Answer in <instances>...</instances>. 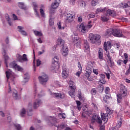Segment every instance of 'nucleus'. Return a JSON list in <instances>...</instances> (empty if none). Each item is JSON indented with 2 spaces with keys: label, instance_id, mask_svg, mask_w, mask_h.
Here are the masks:
<instances>
[{
  "label": "nucleus",
  "instance_id": "nucleus-1",
  "mask_svg": "<svg viewBox=\"0 0 130 130\" xmlns=\"http://www.w3.org/2000/svg\"><path fill=\"white\" fill-rule=\"evenodd\" d=\"M127 95V88L123 85H120V93L117 94V101L118 103H121L122 98Z\"/></svg>",
  "mask_w": 130,
  "mask_h": 130
},
{
  "label": "nucleus",
  "instance_id": "nucleus-2",
  "mask_svg": "<svg viewBox=\"0 0 130 130\" xmlns=\"http://www.w3.org/2000/svg\"><path fill=\"white\" fill-rule=\"evenodd\" d=\"M106 110H107V113H101V119L104 120L105 124L108 122V120L111 118V115L113 114V110H111L109 107L106 106Z\"/></svg>",
  "mask_w": 130,
  "mask_h": 130
},
{
  "label": "nucleus",
  "instance_id": "nucleus-3",
  "mask_svg": "<svg viewBox=\"0 0 130 130\" xmlns=\"http://www.w3.org/2000/svg\"><path fill=\"white\" fill-rule=\"evenodd\" d=\"M76 18V12L74 11H69L66 15V18H65V23H72L75 20Z\"/></svg>",
  "mask_w": 130,
  "mask_h": 130
},
{
  "label": "nucleus",
  "instance_id": "nucleus-4",
  "mask_svg": "<svg viewBox=\"0 0 130 130\" xmlns=\"http://www.w3.org/2000/svg\"><path fill=\"white\" fill-rule=\"evenodd\" d=\"M100 35H94L93 34H89V40L92 43V44H100L101 41H100Z\"/></svg>",
  "mask_w": 130,
  "mask_h": 130
},
{
  "label": "nucleus",
  "instance_id": "nucleus-5",
  "mask_svg": "<svg viewBox=\"0 0 130 130\" xmlns=\"http://www.w3.org/2000/svg\"><path fill=\"white\" fill-rule=\"evenodd\" d=\"M69 88H70V90L68 92V94L71 98H74L75 96V92H76V87L75 85V82L72 80H69Z\"/></svg>",
  "mask_w": 130,
  "mask_h": 130
},
{
  "label": "nucleus",
  "instance_id": "nucleus-6",
  "mask_svg": "<svg viewBox=\"0 0 130 130\" xmlns=\"http://www.w3.org/2000/svg\"><path fill=\"white\" fill-rule=\"evenodd\" d=\"M64 40L61 39H58V40H57V44L62 47V49L63 51L62 55L64 56H66L68 54V49H67V47H64Z\"/></svg>",
  "mask_w": 130,
  "mask_h": 130
},
{
  "label": "nucleus",
  "instance_id": "nucleus-7",
  "mask_svg": "<svg viewBox=\"0 0 130 130\" xmlns=\"http://www.w3.org/2000/svg\"><path fill=\"white\" fill-rule=\"evenodd\" d=\"M110 88L109 87H106L105 89V92L106 94H108L109 95H104L103 96V101L104 103L109 104L110 103V99H111V94H110Z\"/></svg>",
  "mask_w": 130,
  "mask_h": 130
},
{
  "label": "nucleus",
  "instance_id": "nucleus-8",
  "mask_svg": "<svg viewBox=\"0 0 130 130\" xmlns=\"http://www.w3.org/2000/svg\"><path fill=\"white\" fill-rule=\"evenodd\" d=\"M91 73H92V66L88 64L86 68V73L85 74V76L89 81H93V78L90 77Z\"/></svg>",
  "mask_w": 130,
  "mask_h": 130
},
{
  "label": "nucleus",
  "instance_id": "nucleus-9",
  "mask_svg": "<svg viewBox=\"0 0 130 130\" xmlns=\"http://www.w3.org/2000/svg\"><path fill=\"white\" fill-rule=\"evenodd\" d=\"M60 3H61V0H55L54 1L52 4L51 8L50 9V14H54L55 13V10L58 8Z\"/></svg>",
  "mask_w": 130,
  "mask_h": 130
},
{
  "label": "nucleus",
  "instance_id": "nucleus-10",
  "mask_svg": "<svg viewBox=\"0 0 130 130\" xmlns=\"http://www.w3.org/2000/svg\"><path fill=\"white\" fill-rule=\"evenodd\" d=\"M38 80L41 85H46L47 82L49 81V77L48 75L44 74V75L38 77Z\"/></svg>",
  "mask_w": 130,
  "mask_h": 130
},
{
  "label": "nucleus",
  "instance_id": "nucleus-11",
  "mask_svg": "<svg viewBox=\"0 0 130 130\" xmlns=\"http://www.w3.org/2000/svg\"><path fill=\"white\" fill-rule=\"evenodd\" d=\"M8 93H12V97L14 100H17L19 95L18 94V92L15 89L11 90L10 87V84H8Z\"/></svg>",
  "mask_w": 130,
  "mask_h": 130
},
{
  "label": "nucleus",
  "instance_id": "nucleus-12",
  "mask_svg": "<svg viewBox=\"0 0 130 130\" xmlns=\"http://www.w3.org/2000/svg\"><path fill=\"white\" fill-rule=\"evenodd\" d=\"M53 60V63L52 67H51L52 70H54L55 69H56V68H57L59 66V58H58V57H54Z\"/></svg>",
  "mask_w": 130,
  "mask_h": 130
},
{
  "label": "nucleus",
  "instance_id": "nucleus-13",
  "mask_svg": "<svg viewBox=\"0 0 130 130\" xmlns=\"http://www.w3.org/2000/svg\"><path fill=\"white\" fill-rule=\"evenodd\" d=\"M113 36L117 38L123 37V34H122V29H114V34H113Z\"/></svg>",
  "mask_w": 130,
  "mask_h": 130
},
{
  "label": "nucleus",
  "instance_id": "nucleus-14",
  "mask_svg": "<svg viewBox=\"0 0 130 130\" xmlns=\"http://www.w3.org/2000/svg\"><path fill=\"white\" fill-rule=\"evenodd\" d=\"M78 28H79V30L83 33H86L88 31V29H90L85 26L84 23H82L78 26Z\"/></svg>",
  "mask_w": 130,
  "mask_h": 130
},
{
  "label": "nucleus",
  "instance_id": "nucleus-15",
  "mask_svg": "<svg viewBox=\"0 0 130 130\" xmlns=\"http://www.w3.org/2000/svg\"><path fill=\"white\" fill-rule=\"evenodd\" d=\"M111 48L112 44L110 41H108V42H105L104 44V50H105V51H107L108 50L111 49Z\"/></svg>",
  "mask_w": 130,
  "mask_h": 130
},
{
  "label": "nucleus",
  "instance_id": "nucleus-16",
  "mask_svg": "<svg viewBox=\"0 0 130 130\" xmlns=\"http://www.w3.org/2000/svg\"><path fill=\"white\" fill-rule=\"evenodd\" d=\"M127 62H128L127 59H124V60L119 59L117 60V64L119 66H122L123 67H125L126 66V64H127Z\"/></svg>",
  "mask_w": 130,
  "mask_h": 130
},
{
  "label": "nucleus",
  "instance_id": "nucleus-17",
  "mask_svg": "<svg viewBox=\"0 0 130 130\" xmlns=\"http://www.w3.org/2000/svg\"><path fill=\"white\" fill-rule=\"evenodd\" d=\"M114 29L112 28L107 29V30H106V32H105V36L109 37L113 35V34H114Z\"/></svg>",
  "mask_w": 130,
  "mask_h": 130
},
{
  "label": "nucleus",
  "instance_id": "nucleus-18",
  "mask_svg": "<svg viewBox=\"0 0 130 130\" xmlns=\"http://www.w3.org/2000/svg\"><path fill=\"white\" fill-rule=\"evenodd\" d=\"M69 72H68V70L66 69V68H64V67L62 68V78L63 79H66L67 77H68V74Z\"/></svg>",
  "mask_w": 130,
  "mask_h": 130
},
{
  "label": "nucleus",
  "instance_id": "nucleus-19",
  "mask_svg": "<svg viewBox=\"0 0 130 130\" xmlns=\"http://www.w3.org/2000/svg\"><path fill=\"white\" fill-rule=\"evenodd\" d=\"M84 48L85 49V52L88 53L90 51L89 43H88V41L87 40H84Z\"/></svg>",
  "mask_w": 130,
  "mask_h": 130
},
{
  "label": "nucleus",
  "instance_id": "nucleus-20",
  "mask_svg": "<svg viewBox=\"0 0 130 130\" xmlns=\"http://www.w3.org/2000/svg\"><path fill=\"white\" fill-rule=\"evenodd\" d=\"M105 15H108L114 17H116V12L114 10L109 9L107 10V14H105Z\"/></svg>",
  "mask_w": 130,
  "mask_h": 130
},
{
  "label": "nucleus",
  "instance_id": "nucleus-21",
  "mask_svg": "<svg viewBox=\"0 0 130 130\" xmlns=\"http://www.w3.org/2000/svg\"><path fill=\"white\" fill-rule=\"evenodd\" d=\"M53 96L63 99L65 98V94L64 93H53Z\"/></svg>",
  "mask_w": 130,
  "mask_h": 130
},
{
  "label": "nucleus",
  "instance_id": "nucleus-22",
  "mask_svg": "<svg viewBox=\"0 0 130 130\" xmlns=\"http://www.w3.org/2000/svg\"><path fill=\"white\" fill-rule=\"evenodd\" d=\"M11 67H12V68L16 69V70L18 71H23V69L22 68V67L18 66V64H16L15 63H11Z\"/></svg>",
  "mask_w": 130,
  "mask_h": 130
},
{
  "label": "nucleus",
  "instance_id": "nucleus-23",
  "mask_svg": "<svg viewBox=\"0 0 130 130\" xmlns=\"http://www.w3.org/2000/svg\"><path fill=\"white\" fill-rule=\"evenodd\" d=\"M41 104V102L40 100H35L34 103H33V108H34V109H37V108L39 107Z\"/></svg>",
  "mask_w": 130,
  "mask_h": 130
},
{
  "label": "nucleus",
  "instance_id": "nucleus-24",
  "mask_svg": "<svg viewBox=\"0 0 130 130\" xmlns=\"http://www.w3.org/2000/svg\"><path fill=\"white\" fill-rule=\"evenodd\" d=\"M109 16H110V15H109L108 14H104L102 15V17H101V20H102L103 22H107L110 19Z\"/></svg>",
  "mask_w": 130,
  "mask_h": 130
},
{
  "label": "nucleus",
  "instance_id": "nucleus-25",
  "mask_svg": "<svg viewBox=\"0 0 130 130\" xmlns=\"http://www.w3.org/2000/svg\"><path fill=\"white\" fill-rule=\"evenodd\" d=\"M104 58V51L102 48H99L98 50V58L99 59H102Z\"/></svg>",
  "mask_w": 130,
  "mask_h": 130
},
{
  "label": "nucleus",
  "instance_id": "nucleus-26",
  "mask_svg": "<svg viewBox=\"0 0 130 130\" xmlns=\"http://www.w3.org/2000/svg\"><path fill=\"white\" fill-rule=\"evenodd\" d=\"M2 55H3V56L4 57V59L5 60V64H6V68H8V67H7V63L6 62V61L8 60V56L6 55V51H5V49H4V48H3Z\"/></svg>",
  "mask_w": 130,
  "mask_h": 130
},
{
  "label": "nucleus",
  "instance_id": "nucleus-27",
  "mask_svg": "<svg viewBox=\"0 0 130 130\" xmlns=\"http://www.w3.org/2000/svg\"><path fill=\"white\" fill-rule=\"evenodd\" d=\"M18 6L21 9H23L24 10H27V8L26 7V6H25V4L23 2L18 3Z\"/></svg>",
  "mask_w": 130,
  "mask_h": 130
},
{
  "label": "nucleus",
  "instance_id": "nucleus-28",
  "mask_svg": "<svg viewBox=\"0 0 130 130\" xmlns=\"http://www.w3.org/2000/svg\"><path fill=\"white\" fill-rule=\"evenodd\" d=\"M18 29H19V32H20L21 34L24 36H27V33L26 32V31L25 30H22L23 29H24L23 27L19 26H18Z\"/></svg>",
  "mask_w": 130,
  "mask_h": 130
},
{
  "label": "nucleus",
  "instance_id": "nucleus-29",
  "mask_svg": "<svg viewBox=\"0 0 130 130\" xmlns=\"http://www.w3.org/2000/svg\"><path fill=\"white\" fill-rule=\"evenodd\" d=\"M57 122V119L55 117H51V118L50 119V123L52 124V125H54L55 123Z\"/></svg>",
  "mask_w": 130,
  "mask_h": 130
},
{
  "label": "nucleus",
  "instance_id": "nucleus-30",
  "mask_svg": "<svg viewBox=\"0 0 130 130\" xmlns=\"http://www.w3.org/2000/svg\"><path fill=\"white\" fill-rule=\"evenodd\" d=\"M19 62H22L23 61H28V59L27 58V55L26 54H23V57L19 59Z\"/></svg>",
  "mask_w": 130,
  "mask_h": 130
},
{
  "label": "nucleus",
  "instance_id": "nucleus-31",
  "mask_svg": "<svg viewBox=\"0 0 130 130\" xmlns=\"http://www.w3.org/2000/svg\"><path fill=\"white\" fill-rule=\"evenodd\" d=\"M121 7H123V8H126L130 7V2H127L126 3H121Z\"/></svg>",
  "mask_w": 130,
  "mask_h": 130
},
{
  "label": "nucleus",
  "instance_id": "nucleus-32",
  "mask_svg": "<svg viewBox=\"0 0 130 130\" xmlns=\"http://www.w3.org/2000/svg\"><path fill=\"white\" fill-rule=\"evenodd\" d=\"M100 118V117L98 116L97 115H93L92 116V118L91 119V123L93 124L95 123V120L97 119V118Z\"/></svg>",
  "mask_w": 130,
  "mask_h": 130
},
{
  "label": "nucleus",
  "instance_id": "nucleus-33",
  "mask_svg": "<svg viewBox=\"0 0 130 130\" xmlns=\"http://www.w3.org/2000/svg\"><path fill=\"white\" fill-rule=\"evenodd\" d=\"M28 108H29L28 110V116H31L32 115V114L31 113V112L32 111V103H29V105L28 106Z\"/></svg>",
  "mask_w": 130,
  "mask_h": 130
},
{
  "label": "nucleus",
  "instance_id": "nucleus-34",
  "mask_svg": "<svg viewBox=\"0 0 130 130\" xmlns=\"http://www.w3.org/2000/svg\"><path fill=\"white\" fill-rule=\"evenodd\" d=\"M104 85H99L97 87V89L98 90V91H99V93H102V92H104Z\"/></svg>",
  "mask_w": 130,
  "mask_h": 130
},
{
  "label": "nucleus",
  "instance_id": "nucleus-35",
  "mask_svg": "<svg viewBox=\"0 0 130 130\" xmlns=\"http://www.w3.org/2000/svg\"><path fill=\"white\" fill-rule=\"evenodd\" d=\"M75 41H77V43H76V46H79L81 45V39L79 38L78 37L75 38Z\"/></svg>",
  "mask_w": 130,
  "mask_h": 130
},
{
  "label": "nucleus",
  "instance_id": "nucleus-36",
  "mask_svg": "<svg viewBox=\"0 0 130 130\" xmlns=\"http://www.w3.org/2000/svg\"><path fill=\"white\" fill-rule=\"evenodd\" d=\"M78 68H79V72H77V73H76V76L80 77V75L82 73V67L80 64V66H79Z\"/></svg>",
  "mask_w": 130,
  "mask_h": 130
},
{
  "label": "nucleus",
  "instance_id": "nucleus-37",
  "mask_svg": "<svg viewBox=\"0 0 130 130\" xmlns=\"http://www.w3.org/2000/svg\"><path fill=\"white\" fill-rule=\"evenodd\" d=\"M76 103H77V107L78 108V110L79 111H81V107L80 106L82 105V103L80 102V101H76Z\"/></svg>",
  "mask_w": 130,
  "mask_h": 130
},
{
  "label": "nucleus",
  "instance_id": "nucleus-38",
  "mask_svg": "<svg viewBox=\"0 0 130 130\" xmlns=\"http://www.w3.org/2000/svg\"><path fill=\"white\" fill-rule=\"evenodd\" d=\"M34 35L37 37H41L42 36V33L41 31H38L37 30H34Z\"/></svg>",
  "mask_w": 130,
  "mask_h": 130
},
{
  "label": "nucleus",
  "instance_id": "nucleus-39",
  "mask_svg": "<svg viewBox=\"0 0 130 130\" xmlns=\"http://www.w3.org/2000/svg\"><path fill=\"white\" fill-rule=\"evenodd\" d=\"M102 121H104L101 118H97V119H95V122H97L99 125L102 124Z\"/></svg>",
  "mask_w": 130,
  "mask_h": 130
},
{
  "label": "nucleus",
  "instance_id": "nucleus-40",
  "mask_svg": "<svg viewBox=\"0 0 130 130\" xmlns=\"http://www.w3.org/2000/svg\"><path fill=\"white\" fill-rule=\"evenodd\" d=\"M25 114H26V110H25V109H22V111H21V113H20L21 117H24V116H25Z\"/></svg>",
  "mask_w": 130,
  "mask_h": 130
},
{
  "label": "nucleus",
  "instance_id": "nucleus-41",
  "mask_svg": "<svg viewBox=\"0 0 130 130\" xmlns=\"http://www.w3.org/2000/svg\"><path fill=\"white\" fill-rule=\"evenodd\" d=\"M39 12L40 13V16H41V17H44V11H43V9H39Z\"/></svg>",
  "mask_w": 130,
  "mask_h": 130
},
{
  "label": "nucleus",
  "instance_id": "nucleus-42",
  "mask_svg": "<svg viewBox=\"0 0 130 130\" xmlns=\"http://www.w3.org/2000/svg\"><path fill=\"white\" fill-rule=\"evenodd\" d=\"M96 89L95 88H93L91 89V94H92V95H94L96 94Z\"/></svg>",
  "mask_w": 130,
  "mask_h": 130
},
{
  "label": "nucleus",
  "instance_id": "nucleus-43",
  "mask_svg": "<svg viewBox=\"0 0 130 130\" xmlns=\"http://www.w3.org/2000/svg\"><path fill=\"white\" fill-rule=\"evenodd\" d=\"M121 124L122 122H121V121H118V122H117V125H116V126H115L114 127L120 128L121 127Z\"/></svg>",
  "mask_w": 130,
  "mask_h": 130
},
{
  "label": "nucleus",
  "instance_id": "nucleus-44",
  "mask_svg": "<svg viewBox=\"0 0 130 130\" xmlns=\"http://www.w3.org/2000/svg\"><path fill=\"white\" fill-rule=\"evenodd\" d=\"M58 117H59V118H60V117H61L62 118L64 119L65 114L64 113H59V114H58Z\"/></svg>",
  "mask_w": 130,
  "mask_h": 130
},
{
  "label": "nucleus",
  "instance_id": "nucleus-45",
  "mask_svg": "<svg viewBox=\"0 0 130 130\" xmlns=\"http://www.w3.org/2000/svg\"><path fill=\"white\" fill-rule=\"evenodd\" d=\"M5 75H6V78L8 80L10 76V73L9 71H6L5 72Z\"/></svg>",
  "mask_w": 130,
  "mask_h": 130
},
{
  "label": "nucleus",
  "instance_id": "nucleus-46",
  "mask_svg": "<svg viewBox=\"0 0 130 130\" xmlns=\"http://www.w3.org/2000/svg\"><path fill=\"white\" fill-rule=\"evenodd\" d=\"M99 83L105 84H106V80H105V79H101L99 80Z\"/></svg>",
  "mask_w": 130,
  "mask_h": 130
},
{
  "label": "nucleus",
  "instance_id": "nucleus-47",
  "mask_svg": "<svg viewBox=\"0 0 130 130\" xmlns=\"http://www.w3.org/2000/svg\"><path fill=\"white\" fill-rule=\"evenodd\" d=\"M107 56L108 57V59H109V60H110V62L112 63V60H111V57L110 56V53L109 52H107Z\"/></svg>",
  "mask_w": 130,
  "mask_h": 130
},
{
  "label": "nucleus",
  "instance_id": "nucleus-48",
  "mask_svg": "<svg viewBox=\"0 0 130 130\" xmlns=\"http://www.w3.org/2000/svg\"><path fill=\"white\" fill-rule=\"evenodd\" d=\"M61 24L62 23H61V22L58 23V28H59V29H64V27L61 26Z\"/></svg>",
  "mask_w": 130,
  "mask_h": 130
},
{
  "label": "nucleus",
  "instance_id": "nucleus-49",
  "mask_svg": "<svg viewBox=\"0 0 130 130\" xmlns=\"http://www.w3.org/2000/svg\"><path fill=\"white\" fill-rule=\"evenodd\" d=\"M92 71H93L94 74L98 75V71L96 69H93V67H92Z\"/></svg>",
  "mask_w": 130,
  "mask_h": 130
},
{
  "label": "nucleus",
  "instance_id": "nucleus-50",
  "mask_svg": "<svg viewBox=\"0 0 130 130\" xmlns=\"http://www.w3.org/2000/svg\"><path fill=\"white\" fill-rule=\"evenodd\" d=\"M14 126L16 127L17 130H21V126L20 125V124L14 125Z\"/></svg>",
  "mask_w": 130,
  "mask_h": 130
},
{
  "label": "nucleus",
  "instance_id": "nucleus-51",
  "mask_svg": "<svg viewBox=\"0 0 130 130\" xmlns=\"http://www.w3.org/2000/svg\"><path fill=\"white\" fill-rule=\"evenodd\" d=\"M96 5H97V2H96L94 1H92L91 2V5L92 6H95Z\"/></svg>",
  "mask_w": 130,
  "mask_h": 130
},
{
  "label": "nucleus",
  "instance_id": "nucleus-52",
  "mask_svg": "<svg viewBox=\"0 0 130 130\" xmlns=\"http://www.w3.org/2000/svg\"><path fill=\"white\" fill-rule=\"evenodd\" d=\"M130 74V69H127L125 72V76H129Z\"/></svg>",
  "mask_w": 130,
  "mask_h": 130
},
{
  "label": "nucleus",
  "instance_id": "nucleus-53",
  "mask_svg": "<svg viewBox=\"0 0 130 130\" xmlns=\"http://www.w3.org/2000/svg\"><path fill=\"white\" fill-rule=\"evenodd\" d=\"M32 5L34 7V11H35V12L37 13V10H36V9H35L37 7V4H36V3H33Z\"/></svg>",
  "mask_w": 130,
  "mask_h": 130
},
{
  "label": "nucleus",
  "instance_id": "nucleus-54",
  "mask_svg": "<svg viewBox=\"0 0 130 130\" xmlns=\"http://www.w3.org/2000/svg\"><path fill=\"white\" fill-rule=\"evenodd\" d=\"M49 24L51 26L54 25V20L52 19H50V22H49Z\"/></svg>",
  "mask_w": 130,
  "mask_h": 130
},
{
  "label": "nucleus",
  "instance_id": "nucleus-55",
  "mask_svg": "<svg viewBox=\"0 0 130 130\" xmlns=\"http://www.w3.org/2000/svg\"><path fill=\"white\" fill-rule=\"evenodd\" d=\"M80 6L82 7H85L86 6V3L84 1H82L81 2Z\"/></svg>",
  "mask_w": 130,
  "mask_h": 130
},
{
  "label": "nucleus",
  "instance_id": "nucleus-56",
  "mask_svg": "<svg viewBox=\"0 0 130 130\" xmlns=\"http://www.w3.org/2000/svg\"><path fill=\"white\" fill-rule=\"evenodd\" d=\"M12 18H13V20H18V17L15 14H12Z\"/></svg>",
  "mask_w": 130,
  "mask_h": 130
},
{
  "label": "nucleus",
  "instance_id": "nucleus-57",
  "mask_svg": "<svg viewBox=\"0 0 130 130\" xmlns=\"http://www.w3.org/2000/svg\"><path fill=\"white\" fill-rule=\"evenodd\" d=\"M114 46L116 49H119V48L120 47V44L116 43L115 44Z\"/></svg>",
  "mask_w": 130,
  "mask_h": 130
},
{
  "label": "nucleus",
  "instance_id": "nucleus-58",
  "mask_svg": "<svg viewBox=\"0 0 130 130\" xmlns=\"http://www.w3.org/2000/svg\"><path fill=\"white\" fill-rule=\"evenodd\" d=\"M96 11L97 12V13H101L104 11V9H102L101 8H98L96 10Z\"/></svg>",
  "mask_w": 130,
  "mask_h": 130
},
{
  "label": "nucleus",
  "instance_id": "nucleus-59",
  "mask_svg": "<svg viewBox=\"0 0 130 130\" xmlns=\"http://www.w3.org/2000/svg\"><path fill=\"white\" fill-rule=\"evenodd\" d=\"M41 62L40 61V60L39 59H37L36 60V66L39 67V66H40V63Z\"/></svg>",
  "mask_w": 130,
  "mask_h": 130
},
{
  "label": "nucleus",
  "instance_id": "nucleus-60",
  "mask_svg": "<svg viewBox=\"0 0 130 130\" xmlns=\"http://www.w3.org/2000/svg\"><path fill=\"white\" fill-rule=\"evenodd\" d=\"M22 57H23V56H21V55H20V54L17 55V59H18V60H19Z\"/></svg>",
  "mask_w": 130,
  "mask_h": 130
},
{
  "label": "nucleus",
  "instance_id": "nucleus-61",
  "mask_svg": "<svg viewBox=\"0 0 130 130\" xmlns=\"http://www.w3.org/2000/svg\"><path fill=\"white\" fill-rule=\"evenodd\" d=\"M101 79H105L106 78V76L104 74H101Z\"/></svg>",
  "mask_w": 130,
  "mask_h": 130
},
{
  "label": "nucleus",
  "instance_id": "nucleus-62",
  "mask_svg": "<svg viewBox=\"0 0 130 130\" xmlns=\"http://www.w3.org/2000/svg\"><path fill=\"white\" fill-rule=\"evenodd\" d=\"M105 76L107 77L108 79H110V73H105Z\"/></svg>",
  "mask_w": 130,
  "mask_h": 130
},
{
  "label": "nucleus",
  "instance_id": "nucleus-63",
  "mask_svg": "<svg viewBox=\"0 0 130 130\" xmlns=\"http://www.w3.org/2000/svg\"><path fill=\"white\" fill-rule=\"evenodd\" d=\"M94 17H95V15H94L93 13H91V14H90V15H89V18H93Z\"/></svg>",
  "mask_w": 130,
  "mask_h": 130
},
{
  "label": "nucleus",
  "instance_id": "nucleus-64",
  "mask_svg": "<svg viewBox=\"0 0 130 130\" xmlns=\"http://www.w3.org/2000/svg\"><path fill=\"white\" fill-rule=\"evenodd\" d=\"M82 19L81 16H80V17H78V21L79 22H82Z\"/></svg>",
  "mask_w": 130,
  "mask_h": 130
}]
</instances>
